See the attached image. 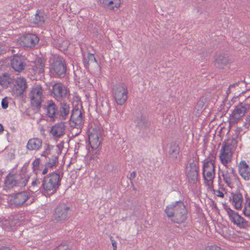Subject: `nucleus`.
<instances>
[{
	"label": "nucleus",
	"instance_id": "f257e3e1",
	"mask_svg": "<svg viewBox=\"0 0 250 250\" xmlns=\"http://www.w3.org/2000/svg\"><path fill=\"white\" fill-rule=\"evenodd\" d=\"M165 212L167 217L174 223H183L187 218V210L182 201H177L167 206Z\"/></svg>",
	"mask_w": 250,
	"mask_h": 250
},
{
	"label": "nucleus",
	"instance_id": "f03ea898",
	"mask_svg": "<svg viewBox=\"0 0 250 250\" xmlns=\"http://www.w3.org/2000/svg\"><path fill=\"white\" fill-rule=\"evenodd\" d=\"M61 180L60 175L56 172L44 176L42 185L43 194L47 196L55 193L60 186Z\"/></svg>",
	"mask_w": 250,
	"mask_h": 250
},
{
	"label": "nucleus",
	"instance_id": "7ed1b4c3",
	"mask_svg": "<svg viewBox=\"0 0 250 250\" xmlns=\"http://www.w3.org/2000/svg\"><path fill=\"white\" fill-rule=\"evenodd\" d=\"M215 160V155L210 153L207 160L205 161L203 166V175L206 185L209 188H211L215 178V166L214 163Z\"/></svg>",
	"mask_w": 250,
	"mask_h": 250
},
{
	"label": "nucleus",
	"instance_id": "20e7f679",
	"mask_svg": "<svg viewBox=\"0 0 250 250\" xmlns=\"http://www.w3.org/2000/svg\"><path fill=\"white\" fill-rule=\"evenodd\" d=\"M102 131L98 128H91L89 130V143L92 149L96 150L93 157L91 158L95 159L99 154V151L97 150L100 146L102 140Z\"/></svg>",
	"mask_w": 250,
	"mask_h": 250
},
{
	"label": "nucleus",
	"instance_id": "39448f33",
	"mask_svg": "<svg viewBox=\"0 0 250 250\" xmlns=\"http://www.w3.org/2000/svg\"><path fill=\"white\" fill-rule=\"evenodd\" d=\"M52 70L59 78H63L66 72V64L63 58L60 56H54L51 64Z\"/></svg>",
	"mask_w": 250,
	"mask_h": 250
},
{
	"label": "nucleus",
	"instance_id": "423d86ee",
	"mask_svg": "<svg viewBox=\"0 0 250 250\" xmlns=\"http://www.w3.org/2000/svg\"><path fill=\"white\" fill-rule=\"evenodd\" d=\"M113 97L118 105H122L127 99L128 90L124 83L117 84L112 88Z\"/></svg>",
	"mask_w": 250,
	"mask_h": 250
},
{
	"label": "nucleus",
	"instance_id": "0eeeda50",
	"mask_svg": "<svg viewBox=\"0 0 250 250\" xmlns=\"http://www.w3.org/2000/svg\"><path fill=\"white\" fill-rule=\"evenodd\" d=\"M29 96L31 100V104L36 107L41 106L43 101V89L41 85H34L30 91Z\"/></svg>",
	"mask_w": 250,
	"mask_h": 250
},
{
	"label": "nucleus",
	"instance_id": "6e6552de",
	"mask_svg": "<svg viewBox=\"0 0 250 250\" xmlns=\"http://www.w3.org/2000/svg\"><path fill=\"white\" fill-rule=\"evenodd\" d=\"M225 209L229 220L234 225L241 228H246L248 226V222L243 217L241 216L238 213L234 211L230 208L227 207Z\"/></svg>",
	"mask_w": 250,
	"mask_h": 250
},
{
	"label": "nucleus",
	"instance_id": "1a4fd4ad",
	"mask_svg": "<svg viewBox=\"0 0 250 250\" xmlns=\"http://www.w3.org/2000/svg\"><path fill=\"white\" fill-rule=\"evenodd\" d=\"M70 215V208L64 204L59 205L55 209L54 218L55 220L64 221Z\"/></svg>",
	"mask_w": 250,
	"mask_h": 250
},
{
	"label": "nucleus",
	"instance_id": "9d476101",
	"mask_svg": "<svg viewBox=\"0 0 250 250\" xmlns=\"http://www.w3.org/2000/svg\"><path fill=\"white\" fill-rule=\"evenodd\" d=\"M69 94L67 88L61 83H57L53 85L52 96L58 101L62 102Z\"/></svg>",
	"mask_w": 250,
	"mask_h": 250
},
{
	"label": "nucleus",
	"instance_id": "9b49d317",
	"mask_svg": "<svg viewBox=\"0 0 250 250\" xmlns=\"http://www.w3.org/2000/svg\"><path fill=\"white\" fill-rule=\"evenodd\" d=\"M11 65L16 71L21 72L26 66V58L21 54L14 55L11 60Z\"/></svg>",
	"mask_w": 250,
	"mask_h": 250
},
{
	"label": "nucleus",
	"instance_id": "f8f14e48",
	"mask_svg": "<svg viewBox=\"0 0 250 250\" xmlns=\"http://www.w3.org/2000/svg\"><path fill=\"white\" fill-rule=\"evenodd\" d=\"M221 172L224 182L229 187L231 188L233 181L237 179L234 168L229 166L225 167Z\"/></svg>",
	"mask_w": 250,
	"mask_h": 250
},
{
	"label": "nucleus",
	"instance_id": "ddd939ff",
	"mask_svg": "<svg viewBox=\"0 0 250 250\" xmlns=\"http://www.w3.org/2000/svg\"><path fill=\"white\" fill-rule=\"evenodd\" d=\"M70 119L75 127L81 128L83 126L84 121L80 109L74 108L72 111Z\"/></svg>",
	"mask_w": 250,
	"mask_h": 250
},
{
	"label": "nucleus",
	"instance_id": "4468645a",
	"mask_svg": "<svg viewBox=\"0 0 250 250\" xmlns=\"http://www.w3.org/2000/svg\"><path fill=\"white\" fill-rule=\"evenodd\" d=\"M198 167L196 163L192 162L189 164L188 167L187 177L188 182L195 184L198 180Z\"/></svg>",
	"mask_w": 250,
	"mask_h": 250
},
{
	"label": "nucleus",
	"instance_id": "2eb2a0df",
	"mask_svg": "<svg viewBox=\"0 0 250 250\" xmlns=\"http://www.w3.org/2000/svg\"><path fill=\"white\" fill-rule=\"evenodd\" d=\"M249 106V104L246 101L245 103H241L237 105L233 110L231 114V116L234 120H238L243 117L246 113Z\"/></svg>",
	"mask_w": 250,
	"mask_h": 250
},
{
	"label": "nucleus",
	"instance_id": "dca6fc26",
	"mask_svg": "<svg viewBox=\"0 0 250 250\" xmlns=\"http://www.w3.org/2000/svg\"><path fill=\"white\" fill-rule=\"evenodd\" d=\"M46 110V115L51 120L54 121L58 118V107L52 100H48L45 105Z\"/></svg>",
	"mask_w": 250,
	"mask_h": 250
},
{
	"label": "nucleus",
	"instance_id": "f3484780",
	"mask_svg": "<svg viewBox=\"0 0 250 250\" xmlns=\"http://www.w3.org/2000/svg\"><path fill=\"white\" fill-rule=\"evenodd\" d=\"M39 42V38L35 34H28L21 38L22 44L27 47H34Z\"/></svg>",
	"mask_w": 250,
	"mask_h": 250
},
{
	"label": "nucleus",
	"instance_id": "a211bd4d",
	"mask_svg": "<svg viewBox=\"0 0 250 250\" xmlns=\"http://www.w3.org/2000/svg\"><path fill=\"white\" fill-rule=\"evenodd\" d=\"M233 153L221 147L219 157L221 164L224 167L229 166V164L230 163L232 160Z\"/></svg>",
	"mask_w": 250,
	"mask_h": 250
},
{
	"label": "nucleus",
	"instance_id": "6ab92c4d",
	"mask_svg": "<svg viewBox=\"0 0 250 250\" xmlns=\"http://www.w3.org/2000/svg\"><path fill=\"white\" fill-rule=\"evenodd\" d=\"M238 171L239 174L245 180H250V167L245 161L239 164Z\"/></svg>",
	"mask_w": 250,
	"mask_h": 250
},
{
	"label": "nucleus",
	"instance_id": "aec40b11",
	"mask_svg": "<svg viewBox=\"0 0 250 250\" xmlns=\"http://www.w3.org/2000/svg\"><path fill=\"white\" fill-rule=\"evenodd\" d=\"M65 127L64 123L61 122L53 126L50 132L54 137L59 138L64 134Z\"/></svg>",
	"mask_w": 250,
	"mask_h": 250
},
{
	"label": "nucleus",
	"instance_id": "412c9836",
	"mask_svg": "<svg viewBox=\"0 0 250 250\" xmlns=\"http://www.w3.org/2000/svg\"><path fill=\"white\" fill-rule=\"evenodd\" d=\"M42 141L41 139L34 138L29 139L26 148L29 150H38L42 146Z\"/></svg>",
	"mask_w": 250,
	"mask_h": 250
},
{
	"label": "nucleus",
	"instance_id": "4be33fe9",
	"mask_svg": "<svg viewBox=\"0 0 250 250\" xmlns=\"http://www.w3.org/2000/svg\"><path fill=\"white\" fill-rule=\"evenodd\" d=\"M30 195L26 191L19 192L15 194L14 198V203L16 206H21L27 201Z\"/></svg>",
	"mask_w": 250,
	"mask_h": 250
},
{
	"label": "nucleus",
	"instance_id": "5701e85b",
	"mask_svg": "<svg viewBox=\"0 0 250 250\" xmlns=\"http://www.w3.org/2000/svg\"><path fill=\"white\" fill-rule=\"evenodd\" d=\"M99 2L104 8L113 10L115 8H118L121 5V0H99Z\"/></svg>",
	"mask_w": 250,
	"mask_h": 250
},
{
	"label": "nucleus",
	"instance_id": "b1692460",
	"mask_svg": "<svg viewBox=\"0 0 250 250\" xmlns=\"http://www.w3.org/2000/svg\"><path fill=\"white\" fill-rule=\"evenodd\" d=\"M59 110H58V118L61 120H65L69 113V105L65 103L60 102Z\"/></svg>",
	"mask_w": 250,
	"mask_h": 250
},
{
	"label": "nucleus",
	"instance_id": "393cba45",
	"mask_svg": "<svg viewBox=\"0 0 250 250\" xmlns=\"http://www.w3.org/2000/svg\"><path fill=\"white\" fill-rule=\"evenodd\" d=\"M229 62V60L228 56L222 54L216 55L215 59V65L217 67L221 69L224 68V66Z\"/></svg>",
	"mask_w": 250,
	"mask_h": 250
},
{
	"label": "nucleus",
	"instance_id": "a878e982",
	"mask_svg": "<svg viewBox=\"0 0 250 250\" xmlns=\"http://www.w3.org/2000/svg\"><path fill=\"white\" fill-rule=\"evenodd\" d=\"M237 146V141L236 139L233 138L229 139L226 141L224 142L222 147L233 153Z\"/></svg>",
	"mask_w": 250,
	"mask_h": 250
},
{
	"label": "nucleus",
	"instance_id": "bb28decb",
	"mask_svg": "<svg viewBox=\"0 0 250 250\" xmlns=\"http://www.w3.org/2000/svg\"><path fill=\"white\" fill-rule=\"evenodd\" d=\"M16 87L17 90V94L19 95L23 94V92L27 88V83L24 78L19 77L16 81Z\"/></svg>",
	"mask_w": 250,
	"mask_h": 250
},
{
	"label": "nucleus",
	"instance_id": "cd10ccee",
	"mask_svg": "<svg viewBox=\"0 0 250 250\" xmlns=\"http://www.w3.org/2000/svg\"><path fill=\"white\" fill-rule=\"evenodd\" d=\"M243 201V196L241 193H237L232 195V203L235 209L239 210L242 208Z\"/></svg>",
	"mask_w": 250,
	"mask_h": 250
},
{
	"label": "nucleus",
	"instance_id": "c85d7f7f",
	"mask_svg": "<svg viewBox=\"0 0 250 250\" xmlns=\"http://www.w3.org/2000/svg\"><path fill=\"white\" fill-rule=\"evenodd\" d=\"M44 64L41 58H38L35 61L33 70L35 74L41 75L44 73Z\"/></svg>",
	"mask_w": 250,
	"mask_h": 250
},
{
	"label": "nucleus",
	"instance_id": "c756f323",
	"mask_svg": "<svg viewBox=\"0 0 250 250\" xmlns=\"http://www.w3.org/2000/svg\"><path fill=\"white\" fill-rule=\"evenodd\" d=\"M29 178L28 175L24 173L16 174V182H17V187H25L28 182Z\"/></svg>",
	"mask_w": 250,
	"mask_h": 250
},
{
	"label": "nucleus",
	"instance_id": "7c9ffc66",
	"mask_svg": "<svg viewBox=\"0 0 250 250\" xmlns=\"http://www.w3.org/2000/svg\"><path fill=\"white\" fill-rule=\"evenodd\" d=\"M180 148L179 146L175 143L170 144V146L169 149V155L173 160L177 159L179 153Z\"/></svg>",
	"mask_w": 250,
	"mask_h": 250
},
{
	"label": "nucleus",
	"instance_id": "2f4dec72",
	"mask_svg": "<svg viewBox=\"0 0 250 250\" xmlns=\"http://www.w3.org/2000/svg\"><path fill=\"white\" fill-rule=\"evenodd\" d=\"M96 62V60L93 54L88 53L83 58V63L86 68H88L91 64Z\"/></svg>",
	"mask_w": 250,
	"mask_h": 250
},
{
	"label": "nucleus",
	"instance_id": "473e14b6",
	"mask_svg": "<svg viewBox=\"0 0 250 250\" xmlns=\"http://www.w3.org/2000/svg\"><path fill=\"white\" fill-rule=\"evenodd\" d=\"M4 184L8 188L17 187V182H16V175L9 174L7 175L5 178Z\"/></svg>",
	"mask_w": 250,
	"mask_h": 250
},
{
	"label": "nucleus",
	"instance_id": "72a5a7b5",
	"mask_svg": "<svg viewBox=\"0 0 250 250\" xmlns=\"http://www.w3.org/2000/svg\"><path fill=\"white\" fill-rule=\"evenodd\" d=\"M135 123L136 125L140 128L146 127L148 125V122L146 117L143 115L138 117L135 121Z\"/></svg>",
	"mask_w": 250,
	"mask_h": 250
},
{
	"label": "nucleus",
	"instance_id": "f704fd0d",
	"mask_svg": "<svg viewBox=\"0 0 250 250\" xmlns=\"http://www.w3.org/2000/svg\"><path fill=\"white\" fill-rule=\"evenodd\" d=\"M44 14L41 11H37L33 19V22L35 24L41 25L44 22Z\"/></svg>",
	"mask_w": 250,
	"mask_h": 250
},
{
	"label": "nucleus",
	"instance_id": "c9c22d12",
	"mask_svg": "<svg viewBox=\"0 0 250 250\" xmlns=\"http://www.w3.org/2000/svg\"><path fill=\"white\" fill-rule=\"evenodd\" d=\"M58 164V156L55 154L53 155L51 158L49 159V161L46 163L45 166L49 167V168H53L55 167Z\"/></svg>",
	"mask_w": 250,
	"mask_h": 250
},
{
	"label": "nucleus",
	"instance_id": "e433bc0d",
	"mask_svg": "<svg viewBox=\"0 0 250 250\" xmlns=\"http://www.w3.org/2000/svg\"><path fill=\"white\" fill-rule=\"evenodd\" d=\"M243 213L246 216H250V198L249 197L246 198Z\"/></svg>",
	"mask_w": 250,
	"mask_h": 250
},
{
	"label": "nucleus",
	"instance_id": "4c0bfd02",
	"mask_svg": "<svg viewBox=\"0 0 250 250\" xmlns=\"http://www.w3.org/2000/svg\"><path fill=\"white\" fill-rule=\"evenodd\" d=\"M31 185L32 186L30 187V190L33 192H35L40 188V181L36 179L32 182Z\"/></svg>",
	"mask_w": 250,
	"mask_h": 250
},
{
	"label": "nucleus",
	"instance_id": "58836bf2",
	"mask_svg": "<svg viewBox=\"0 0 250 250\" xmlns=\"http://www.w3.org/2000/svg\"><path fill=\"white\" fill-rule=\"evenodd\" d=\"M53 146L51 145H47L45 150L42 152L41 156L47 157L50 154L53 153Z\"/></svg>",
	"mask_w": 250,
	"mask_h": 250
},
{
	"label": "nucleus",
	"instance_id": "ea45409f",
	"mask_svg": "<svg viewBox=\"0 0 250 250\" xmlns=\"http://www.w3.org/2000/svg\"><path fill=\"white\" fill-rule=\"evenodd\" d=\"M63 148V146L61 143L58 144L56 146H53V153H54V152H56L57 153V156H58L60 154H61Z\"/></svg>",
	"mask_w": 250,
	"mask_h": 250
},
{
	"label": "nucleus",
	"instance_id": "a19ab883",
	"mask_svg": "<svg viewBox=\"0 0 250 250\" xmlns=\"http://www.w3.org/2000/svg\"><path fill=\"white\" fill-rule=\"evenodd\" d=\"M8 74H4L2 77H0V84L2 85H6L8 83Z\"/></svg>",
	"mask_w": 250,
	"mask_h": 250
},
{
	"label": "nucleus",
	"instance_id": "79ce46f5",
	"mask_svg": "<svg viewBox=\"0 0 250 250\" xmlns=\"http://www.w3.org/2000/svg\"><path fill=\"white\" fill-rule=\"evenodd\" d=\"M40 163V159H36L32 163L33 168L34 171L39 169Z\"/></svg>",
	"mask_w": 250,
	"mask_h": 250
},
{
	"label": "nucleus",
	"instance_id": "37998d69",
	"mask_svg": "<svg viewBox=\"0 0 250 250\" xmlns=\"http://www.w3.org/2000/svg\"><path fill=\"white\" fill-rule=\"evenodd\" d=\"M1 106L3 109H6L8 106V102L5 100V99H3L1 102Z\"/></svg>",
	"mask_w": 250,
	"mask_h": 250
},
{
	"label": "nucleus",
	"instance_id": "c03bdc74",
	"mask_svg": "<svg viewBox=\"0 0 250 250\" xmlns=\"http://www.w3.org/2000/svg\"><path fill=\"white\" fill-rule=\"evenodd\" d=\"M214 194L218 197L223 198L224 196V193L219 190H216L214 191Z\"/></svg>",
	"mask_w": 250,
	"mask_h": 250
},
{
	"label": "nucleus",
	"instance_id": "a18cd8bd",
	"mask_svg": "<svg viewBox=\"0 0 250 250\" xmlns=\"http://www.w3.org/2000/svg\"><path fill=\"white\" fill-rule=\"evenodd\" d=\"M136 173L135 171H133L131 172L129 175V177H128L130 183H132L133 180L134 179V178L136 177Z\"/></svg>",
	"mask_w": 250,
	"mask_h": 250
},
{
	"label": "nucleus",
	"instance_id": "49530a36",
	"mask_svg": "<svg viewBox=\"0 0 250 250\" xmlns=\"http://www.w3.org/2000/svg\"><path fill=\"white\" fill-rule=\"evenodd\" d=\"M54 250H67V248L65 247V246L61 245L56 247Z\"/></svg>",
	"mask_w": 250,
	"mask_h": 250
},
{
	"label": "nucleus",
	"instance_id": "de8ad7c7",
	"mask_svg": "<svg viewBox=\"0 0 250 250\" xmlns=\"http://www.w3.org/2000/svg\"><path fill=\"white\" fill-rule=\"evenodd\" d=\"M250 125V113L247 115L246 119V125Z\"/></svg>",
	"mask_w": 250,
	"mask_h": 250
},
{
	"label": "nucleus",
	"instance_id": "09e8293b",
	"mask_svg": "<svg viewBox=\"0 0 250 250\" xmlns=\"http://www.w3.org/2000/svg\"><path fill=\"white\" fill-rule=\"evenodd\" d=\"M48 168H49V167H46L45 166V167L43 169V170L42 172V175H44V174H46L48 171Z\"/></svg>",
	"mask_w": 250,
	"mask_h": 250
},
{
	"label": "nucleus",
	"instance_id": "8fccbe9b",
	"mask_svg": "<svg viewBox=\"0 0 250 250\" xmlns=\"http://www.w3.org/2000/svg\"><path fill=\"white\" fill-rule=\"evenodd\" d=\"M111 242H112V245L113 247V250L117 249V245H116V241L115 240H111Z\"/></svg>",
	"mask_w": 250,
	"mask_h": 250
},
{
	"label": "nucleus",
	"instance_id": "3c124183",
	"mask_svg": "<svg viewBox=\"0 0 250 250\" xmlns=\"http://www.w3.org/2000/svg\"><path fill=\"white\" fill-rule=\"evenodd\" d=\"M0 250H11V249L9 247H2L0 248Z\"/></svg>",
	"mask_w": 250,
	"mask_h": 250
},
{
	"label": "nucleus",
	"instance_id": "603ef678",
	"mask_svg": "<svg viewBox=\"0 0 250 250\" xmlns=\"http://www.w3.org/2000/svg\"><path fill=\"white\" fill-rule=\"evenodd\" d=\"M239 82H237V83H234V84H231L229 86L230 87H234L236 85H238V84H239Z\"/></svg>",
	"mask_w": 250,
	"mask_h": 250
},
{
	"label": "nucleus",
	"instance_id": "864d4df0",
	"mask_svg": "<svg viewBox=\"0 0 250 250\" xmlns=\"http://www.w3.org/2000/svg\"><path fill=\"white\" fill-rule=\"evenodd\" d=\"M64 43H65V46L62 48V49H63V50H65V49H67V47H68V46H67V44H68V43H67V42H64Z\"/></svg>",
	"mask_w": 250,
	"mask_h": 250
},
{
	"label": "nucleus",
	"instance_id": "5fc2aeb1",
	"mask_svg": "<svg viewBox=\"0 0 250 250\" xmlns=\"http://www.w3.org/2000/svg\"><path fill=\"white\" fill-rule=\"evenodd\" d=\"M3 130V126L0 124V132H2Z\"/></svg>",
	"mask_w": 250,
	"mask_h": 250
},
{
	"label": "nucleus",
	"instance_id": "6e6d98bb",
	"mask_svg": "<svg viewBox=\"0 0 250 250\" xmlns=\"http://www.w3.org/2000/svg\"><path fill=\"white\" fill-rule=\"evenodd\" d=\"M12 53H13V52H15V50H14V49H12Z\"/></svg>",
	"mask_w": 250,
	"mask_h": 250
},
{
	"label": "nucleus",
	"instance_id": "4d7b16f0",
	"mask_svg": "<svg viewBox=\"0 0 250 250\" xmlns=\"http://www.w3.org/2000/svg\"><path fill=\"white\" fill-rule=\"evenodd\" d=\"M116 250V249H114V250Z\"/></svg>",
	"mask_w": 250,
	"mask_h": 250
}]
</instances>
